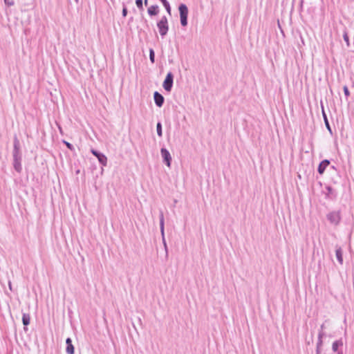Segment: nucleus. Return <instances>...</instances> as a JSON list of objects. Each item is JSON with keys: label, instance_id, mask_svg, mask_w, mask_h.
<instances>
[{"label": "nucleus", "instance_id": "nucleus-1", "mask_svg": "<svg viewBox=\"0 0 354 354\" xmlns=\"http://www.w3.org/2000/svg\"><path fill=\"white\" fill-rule=\"evenodd\" d=\"M12 156L13 167L17 172L21 173L22 171L21 154L20 152L19 141L17 139V136H15L14 138Z\"/></svg>", "mask_w": 354, "mask_h": 354}, {"label": "nucleus", "instance_id": "nucleus-2", "mask_svg": "<svg viewBox=\"0 0 354 354\" xmlns=\"http://www.w3.org/2000/svg\"><path fill=\"white\" fill-rule=\"evenodd\" d=\"M178 11L180 14V21L182 26H186L188 24V8L185 3H180L178 6Z\"/></svg>", "mask_w": 354, "mask_h": 354}, {"label": "nucleus", "instance_id": "nucleus-3", "mask_svg": "<svg viewBox=\"0 0 354 354\" xmlns=\"http://www.w3.org/2000/svg\"><path fill=\"white\" fill-rule=\"evenodd\" d=\"M157 27L162 37H164L168 32L169 24L166 16H162L161 19L157 22Z\"/></svg>", "mask_w": 354, "mask_h": 354}, {"label": "nucleus", "instance_id": "nucleus-4", "mask_svg": "<svg viewBox=\"0 0 354 354\" xmlns=\"http://www.w3.org/2000/svg\"><path fill=\"white\" fill-rule=\"evenodd\" d=\"M327 220L333 225H337L341 221L342 217L339 211H332L326 215Z\"/></svg>", "mask_w": 354, "mask_h": 354}, {"label": "nucleus", "instance_id": "nucleus-5", "mask_svg": "<svg viewBox=\"0 0 354 354\" xmlns=\"http://www.w3.org/2000/svg\"><path fill=\"white\" fill-rule=\"evenodd\" d=\"M159 217H160V230L162 243H163L164 248H165V250L166 252V255L167 256L168 248H167V245L165 237V219H164L163 212L162 211L160 212Z\"/></svg>", "mask_w": 354, "mask_h": 354}, {"label": "nucleus", "instance_id": "nucleus-6", "mask_svg": "<svg viewBox=\"0 0 354 354\" xmlns=\"http://www.w3.org/2000/svg\"><path fill=\"white\" fill-rule=\"evenodd\" d=\"M174 84V75L171 72L167 73L165 80L162 84V86L164 89L167 91L170 92L172 89Z\"/></svg>", "mask_w": 354, "mask_h": 354}, {"label": "nucleus", "instance_id": "nucleus-7", "mask_svg": "<svg viewBox=\"0 0 354 354\" xmlns=\"http://www.w3.org/2000/svg\"><path fill=\"white\" fill-rule=\"evenodd\" d=\"M91 152L94 156H95L97 158L99 162L102 166H104V167L106 166L107 158L103 153H102L96 149H92L91 150Z\"/></svg>", "mask_w": 354, "mask_h": 354}, {"label": "nucleus", "instance_id": "nucleus-8", "mask_svg": "<svg viewBox=\"0 0 354 354\" xmlns=\"http://www.w3.org/2000/svg\"><path fill=\"white\" fill-rule=\"evenodd\" d=\"M160 154L162 158L163 162L167 166L170 167L171 164V156L169 151L165 147L161 148Z\"/></svg>", "mask_w": 354, "mask_h": 354}, {"label": "nucleus", "instance_id": "nucleus-9", "mask_svg": "<svg viewBox=\"0 0 354 354\" xmlns=\"http://www.w3.org/2000/svg\"><path fill=\"white\" fill-rule=\"evenodd\" d=\"M153 100L155 104L159 108L162 107L164 104L165 97L158 91H155L153 93Z\"/></svg>", "mask_w": 354, "mask_h": 354}, {"label": "nucleus", "instance_id": "nucleus-10", "mask_svg": "<svg viewBox=\"0 0 354 354\" xmlns=\"http://www.w3.org/2000/svg\"><path fill=\"white\" fill-rule=\"evenodd\" d=\"M330 162L328 159H324L322 161H321L318 165L317 167V171L320 175H322L326 169L329 166Z\"/></svg>", "mask_w": 354, "mask_h": 354}, {"label": "nucleus", "instance_id": "nucleus-11", "mask_svg": "<svg viewBox=\"0 0 354 354\" xmlns=\"http://www.w3.org/2000/svg\"><path fill=\"white\" fill-rule=\"evenodd\" d=\"M325 189L326 192H324V194H325L326 198L331 199L336 196L335 192L330 185H326Z\"/></svg>", "mask_w": 354, "mask_h": 354}, {"label": "nucleus", "instance_id": "nucleus-12", "mask_svg": "<svg viewBox=\"0 0 354 354\" xmlns=\"http://www.w3.org/2000/svg\"><path fill=\"white\" fill-rule=\"evenodd\" d=\"M321 107H322V116H323V119H324V121L325 126H326V129H328V131L330 133H332V129H331L330 125L329 124V121H328L327 115H326V113L325 112L324 107V105H323L322 103H321Z\"/></svg>", "mask_w": 354, "mask_h": 354}, {"label": "nucleus", "instance_id": "nucleus-13", "mask_svg": "<svg viewBox=\"0 0 354 354\" xmlns=\"http://www.w3.org/2000/svg\"><path fill=\"white\" fill-rule=\"evenodd\" d=\"M66 352L68 354H74V353H75V347L73 345L72 339H71V337H67L66 338Z\"/></svg>", "mask_w": 354, "mask_h": 354}, {"label": "nucleus", "instance_id": "nucleus-14", "mask_svg": "<svg viewBox=\"0 0 354 354\" xmlns=\"http://www.w3.org/2000/svg\"><path fill=\"white\" fill-rule=\"evenodd\" d=\"M160 12L159 6L158 5H152L147 9L148 15L150 17L156 16Z\"/></svg>", "mask_w": 354, "mask_h": 354}, {"label": "nucleus", "instance_id": "nucleus-15", "mask_svg": "<svg viewBox=\"0 0 354 354\" xmlns=\"http://www.w3.org/2000/svg\"><path fill=\"white\" fill-rule=\"evenodd\" d=\"M30 322V316L28 313H23L22 315V323L24 326V330L26 331L28 330L27 326L29 325Z\"/></svg>", "mask_w": 354, "mask_h": 354}, {"label": "nucleus", "instance_id": "nucleus-16", "mask_svg": "<svg viewBox=\"0 0 354 354\" xmlns=\"http://www.w3.org/2000/svg\"><path fill=\"white\" fill-rule=\"evenodd\" d=\"M325 335L324 331H319L318 334V339L316 345V351H321V348L323 344L322 338Z\"/></svg>", "mask_w": 354, "mask_h": 354}, {"label": "nucleus", "instance_id": "nucleus-17", "mask_svg": "<svg viewBox=\"0 0 354 354\" xmlns=\"http://www.w3.org/2000/svg\"><path fill=\"white\" fill-rule=\"evenodd\" d=\"M335 255L337 261L340 263H343V251L340 247L337 248L335 250Z\"/></svg>", "mask_w": 354, "mask_h": 354}, {"label": "nucleus", "instance_id": "nucleus-18", "mask_svg": "<svg viewBox=\"0 0 354 354\" xmlns=\"http://www.w3.org/2000/svg\"><path fill=\"white\" fill-rule=\"evenodd\" d=\"M342 345H343V342H342V339L335 340V342H333V343L332 344L333 351L335 353L339 351V348L342 346Z\"/></svg>", "mask_w": 354, "mask_h": 354}, {"label": "nucleus", "instance_id": "nucleus-19", "mask_svg": "<svg viewBox=\"0 0 354 354\" xmlns=\"http://www.w3.org/2000/svg\"><path fill=\"white\" fill-rule=\"evenodd\" d=\"M343 39H344V41L346 42L347 47H349L350 46V40H349V37H348V34L346 28H344V30Z\"/></svg>", "mask_w": 354, "mask_h": 354}, {"label": "nucleus", "instance_id": "nucleus-20", "mask_svg": "<svg viewBox=\"0 0 354 354\" xmlns=\"http://www.w3.org/2000/svg\"><path fill=\"white\" fill-rule=\"evenodd\" d=\"M156 131H157L158 136L161 138L162 136V127L161 122H157Z\"/></svg>", "mask_w": 354, "mask_h": 354}, {"label": "nucleus", "instance_id": "nucleus-21", "mask_svg": "<svg viewBox=\"0 0 354 354\" xmlns=\"http://www.w3.org/2000/svg\"><path fill=\"white\" fill-rule=\"evenodd\" d=\"M163 6L165 7L167 12L171 15V6H170V3L168 1H165V2H163L162 3Z\"/></svg>", "mask_w": 354, "mask_h": 354}, {"label": "nucleus", "instance_id": "nucleus-22", "mask_svg": "<svg viewBox=\"0 0 354 354\" xmlns=\"http://www.w3.org/2000/svg\"><path fill=\"white\" fill-rule=\"evenodd\" d=\"M149 59L152 64L155 62V51L153 48H149Z\"/></svg>", "mask_w": 354, "mask_h": 354}, {"label": "nucleus", "instance_id": "nucleus-23", "mask_svg": "<svg viewBox=\"0 0 354 354\" xmlns=\"http://www.w3.org/2000/svg\"><path fill=\"white\" fill-rule=\"evenodd\" d=\"M62 142L66 145V147L69 150H71V151H75V148H74L73 145L71 143H70V142H67L66 140H63Z\"/></svg>", "mask_w": 354, "mask_h": 354}, {"label": "nucleus", "instance_id": "nucleus-24", "mask_svg": "<svg viewBox=\"0 0 354 354\" xmlns=\"http://www.w3.org/2000/svg\"><path fill=\"white\" fill-rule=\"evenodd\" d=\"M136 5L140 10H143V1L142 0H136Z\"/></svg>", "mask_w": 354, "mask_h": 354}, {"label": "nucleus", "instance_id": "nucleus-25", "mask_svg": "<svg viewBox=\"0 0 354 354\" xmlns=\"http://www.w3.org/2000/svg\"><path fill=\"white\" fill-rule=\"evenodd\" d=\"M343 91H344V95L346 96V98L350 96V91L346 85L344 86Z\"/></svg>", "mask_w": 354, "mask_h": 354}, {"label": "nucleus", "instance_id": "nucleus-26", "mask_svg": "<svg viewBox=\"0 0 354 354\" xmlns=\"http://www.w3.org/2000/svg\"><path fill=\"white\" fill-rule=\"evenodd\" d=\"M127 13H128L127 8L124 5L123 8H122V17H127Z\"/></svg>", "mask_w": 354, "mask_h": 354}, {"label": "nucleus", "instance_id": "nucleus-27", "mask_svg": "<svg viewBox=\"0 0 354 354\" xmlns=\"http://www.w3.org/2000/svg\"><path fill=\"white\" fill-rule=\"evenodd\" d=\"M6 5L11 6L14 5V1L11 0H3Z\"/></svg>", "mask_w": 354, "mask_h": 354}, {"label": "nucleus", "instance_id": "nucleus-28", "mask_svg": "<svg viewBox=\"0 0 354 354\" xmlns=\"http://www.w3.org/2000/svg\"><path fill=\"white\" fill-rule=\"evenodd\" d=\"M320 330L319 331H323V330L325 328V326H324V324H322L321 325V327H320Z\"/></svg>", "mask_w": 354, "mask_h": 354}, {"label": "nucleus", "instance_id": "nucleus-29", "mask_svg": "<svg viewBox=\"0 0 354 354\" xmlns=\"http://www.w3.org/2000/svg\"><path fill=\"white\" fill-rule=\"evenodd\" d=\"M303 3H304V0H301L300 1V8H302L303 7Z\"/></svg>", "mask_w": 354, "mask_h": 354}, {"label": "nucleus", "instance_id": "nucleus-30", "mask_svg": "<svg viewBox=\"0 0 354 354\" xmlns=\"http://www.w3.org/2000/svg\"><path fill=\"white\" fill-rule=\"evenodd\" d=\"M145 5L147 6L148 4V0H145Z\"/></svg>", "mask_w": 354, "mask_h": 354}, {"label": "nucleus", "instance_id": "nucleus-31", "mask_svg": "<svg viewBox=\"0 0 354 354\" xmlns=\"http://www.w3.org/2000/svg\"><path fill=\"white\" fill-rule=\"evenodd\" d=\"M330 168H331L332 169L336 170V167H335L334 165H332V166L330 167Z\"/></svg>", "mask_w": 354, "mask_h": 354}, {"label": "nucleus", "instance_id": "nucleus-32", "mask_svg": "<svg viewBox=\"0 0 354 354\" xmlns=\"http://www.w3.org/2000/svg\"><path fill=\"white\" fill-rule=\"evenodd\" d=\"M336 353H337V354H343L342 351H337Z\"/></svg>", "mask_w": 354, "mask_h": 354}, {"label": "nucleus", "instance_id": "nucleus-33", "mask_svg": "<svg viewBox=\"0 0 354 354\" xmlns=\"http://www.w3.org/2000/svg\"><path fill=\"white\" fill-rule=\"evenodd\" d=\"M162 3H163V2H165L167 1V0H159Z\"/></svg>", "mask_w": 354, "mask_h": 354}, {"label": "nucleus", "instance_id": "nucleus-34", "mask_svg": "<svg viewBox=\"0 0 354 354\" xmlns=\"http://www.w3.org/2000/svg\"><path fill=\"white\" fill-rule=\"evenodd\" d=\"M321 353V351H316V354H320Z\"/></svg>", "mask_w": 354, "mask_h": 354}, {"label": "nucleus", "instance_id": "nucleus-35", "mask_svg": "<svg viewBox=\"0 0 354 354\" xmlns=\"http://www.w3.org/2000/svg\"><path fill=\"white\" fill-rule=\"evenodd\" d=\"M9 287H10V289L11 290L12 287H11V283L10 282H9Z\"/></svg>", "mask_w": 354, "mask_h": 354}, {"label": "nucleus", "instance_id": "nucleus-36", "mask_svg": "<svg viewBox=\"0 0 354 354\" xmlns=\"http://www.w3.org/2000/svg\"><path fill=\"white\" fill-rule=\"evenodd\" d=\"M79 173H80V170H77L76 174H79Z\"/></svg>", "mask_w": 354, "mask_h": 354}, {"label": "nucleus", "instance_id": "nucleus-37", "mask_svg": "<svg viewBox=\"0 0 354 354\" xmlns=\"http://www.w3.org/2000/svg\"><path fill=\"white\" fill-rule=\"evenodd\" d=\"M76 3H78L79 0H74Z\"/></svg>", "mask_w": 354, "mask_h": 354}]
</instances>
